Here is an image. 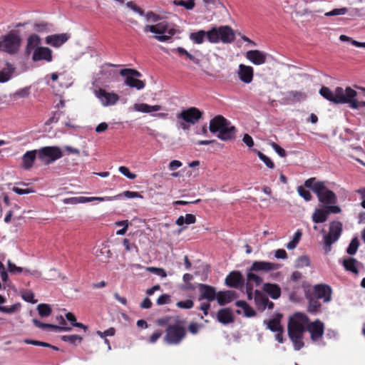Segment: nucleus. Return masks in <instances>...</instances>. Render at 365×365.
I'll list each match as a JSON object with an SVG mask.
<instances>
[{
	"instance_id": "obj_1",
	"label": "nucleus",
	"mask_w": 365,
	"mask_h": 365,
	"mask_svg": "<svg viewBox=\"0 0 365 365\" xmlns=\"http://www.w3.org/2000/svg\"><path fill=\"white\" fill-rule=\"evenodd\" d=\"M287 331L294 350L299 351L304 346L303 340L306 331L309 332L312 341H317L323 336L324 324L319 319L309 323V318L307 315L296 313L289 319Z\"/></svg>"
},
{
	"instance_id": "obj_11",
	"label": "nucleus",
	"mask_w": 365,
	"mask_h": 365,
	"mask_svg": "<svg viewBox=\"0 0 365 365\" xmlns=\"http://www.w3.org/2000/svg\"><path fill=\"white\" fill-rule=\"evenodd\" d=\"M20 43V37L15 32L11 31L0 41V51L14 53L18 51Z\"/></svg>"
},
{
	"instance_id": "obj_52",
	"label": "nucleus",
	"mask_w": 365,
	"mask_h": 365,
	"mask_svg": "<svg viewBox=\"0 0 365 365\" xmlns=\"http://www.w3.org/2000/svg\"><path fill=\"white\" fill-rule=\"evenodd\" d=\"M297 192L299 196H301L304 200L310 201L312 198V194L307 190H306L302 186H299L297 187Z\"/></svg>"
},
{
	"instance_id": "obj_20",
	"label": "nucleus",
	"mask_w": 365,
	"mask_h": 365,
	"mask_svg": "<svg viewBox=\"0 0 365 365\" xmlns=\"http://www.w3.org/2000/svg\"><path fill=\"white\" fill-rule=\"evenodd\" d=\"M32 60L34 61H46L51 62L52 61V51L47 47H40L35 49L32 53Z\"/></svg>"
},
{
	"instance_id": "obj_48",
	"label": "nucleus",
	"mask_w": 365,
	"mask_h": 365,
	"mask_svg": "<svg viewBox=\"0 0 365 365\" xmlns=\"http://www.w3.org/2000/svg\"><path fill=\"white\" fill-rule=\"evenodd\" d=\"M252 272L253 271H250V268L247 272V281L254 282L256 286H259L262 282V279L257 274L252 273Z\"/></svg>"
},
{
	"instance_id": "obj_29",
	"label": "nucleus",
	"mask_w": 365,
	"mask_h": 365,
	"mask_svg": "<svg viewBox=\"0 0 365 365\" xmlns=\"http://www.w3.org/2000/svg\"><path fill=\"white\" fill-rule=\"evenodd\" d=\"M215 299L220 305H225L232 301L234 293L231 291L219 292L216 293Z\"/></svg>"
},
{
	"instance_id": "obj_49",
	"label": "nucleus",
	"mask_w": 365,
	"mask_h": 365,
	"mask_svg": "<svg viewBox=\"0 0 365 365\" xmlns=\"http://www.w3.org/2000/svg\"><path fill=\"white\" fill-rule=\"evenodd\" d=\"M120 74L122 76H134V78H137L142 76V74L138 71L137 70L132 68H123L120 71Z\"/></svg>"
},
{
	"instance_id": "obj_14",
	"label": "nucleus",
	"mask_w": 365,
	"mask_h": 365,
	"mask_svg": "<svg viewBox=\"0 0 365 365\" xmlns=\"http://www.w3.org/2000/svg\"><path fill=\"white\" fill-rule=\"evenodd\" d=\"M96 97L99 99L103 106L115 105L119 100V96L113 92H107L100 88L96 92Z\"/></svg>"
},
{
	"instance_id": "obj_50",
	"label": "nucleus",
	"mask_w": 365,
	"mask_h": 365,
	"mask_svg": "<svg viewBox=\"0 0 365 365\" xmlns=\"http://www.w3.org/2000/svg\"><path fill=\"white\" fill-rule=\"evenodd\" d=\"M256 153L259 158L267 165V168L270 169H273L274 168V163L269 157H267L260 151L257 150Z\"/></svg>"
},
{
	"instance_id": "obj_51",
	"label": "nucleus",
	"mask_w": 365,
	"mask_h": 365,
	"mask_svg": "<svg viewBox=\"0 0 365 365\" xmlns=\"http://www.w3.org/2000/svg\"><path fill=\"white\" fill-rule=\"evenodd\" d=\"M146 270L151 273H153L156 275H158L162 278H165L167 277V273H166L165 270L163 268H158V267H146Z\"/></svg>"
},
{
	"instance_id": "obj_2",
	"label": "nucleus",
	"mask_w": 365,
	"mask_h": 365,
	"mask_svg": "<svg viewBox=\"0 0 365 365\" xmlns=\"http://www.w3.org/2000/svg\"><path fill=\"white\" fill-rule=\"evenodd\" d=\"M319 93L326 100L335 104H349L352 109L365 107V101H358L357 92L351 87L344 89L338 86L331 91L329 87L323 86Z\"/></svg>"
},
{
	"instance_id": "obj_15",
	"label": "nucleus",
	"mask_w": 365,
	"mask_h": 365,
	"mask_svg": "<svg viewBox=\"0 0 365 365\" xmlns=\"http://www.w3.org/2000/svg\"><path fill=\"white\" fill-rule=\"evenodd\" d=\"M225 284L230 287H242L245 284V279L240 272L233 271L227 276Z\"/></svg>"
},
{
	"instance_id": "obj_31",
	"label": "nucleus",
	"mask_w": 365,
	"mask_h": 365,
	"mask_svg": "<svg viewBox=\"0 0 365 365\" xmlns=\"http://www.w3.org/2000/svg\"><path fill=\"white\" fill-rule=\"evenodd\" d=\"M217 317L218 321L224 324H227L233 322V316L228 309H220L217 312Z\"/></svg>"
},
{
	"instance_id": "obj_57",
	"label": "nucleus",
	"mask_w": 365,
	"mask_h": 365,
	"mask_svg": "<svg viewBox=\"0 0 365 365\" xmlns=\"http://www.w3.org/2000/svg\"><path fill=\"white\" fill-rule=\"evenodd\" d=\"M324 207L328 215L330 213L339 214L341 212V207L335 204H328Z\"/></svg>"
},
{
	"instance_id": "obj_59",
	"label": "nucleus",
	"mask_w": 365,
	"mask_h": 365,
	"mask_svg": "<svg viewBox=\"0 0 365 365\" xmlns=\"http://www.w3.org/2000/svg\"><path fill=\"white\" fill-rule=\"evenodd\" d=\"M118 195H120V198L122 197H127L129 199L135 198V197H140V198L143 197L138 192L130 191V190L124 191L123 193L118 194Z\"/></svg>"
},
{
	"instance_id": "obj_5",
	"label": "nucleus",
	"mask_w": 365,
	"mask_h": 365,
	"mask_svg": "<svg viewBox=\"0 0 365 365\" xmlns=\"http://www.w3.org/2000/svg\"><path fill=\"white\" fill-rule=\"evenodd\" d=\"M202 117V112L195 107H190L178 113L177 126L183 130L190 129V125H195Z\"/></svg>"
},
{
	"instance_id": "obj_10",
	"label": "nucleus",
	"mask_w": 365,
	"mask_h": 365,
	"mask_svg": "<svg viewBox=\"0 0 365 365\" xmlns=\"http://www.w3.org/2000/svg\"><path fill=\"white\" fill-rule=\"evenodd\" d=\"M38 150V158L46 165H48L63 156L61 148L58 146H46Z\"/></svg>"
},
{
	"instance_id": "obj_28",
	"label": "nucleus",
	"mask_w": 365,
	"mask_h": 365,
	"mask_svg": "<svg viewBox=\"0 0 365 365\" xmlns=\"http://www.w3.org/2000/svg\"><path fill=\"white\" fill-rule=\"evenodd\" d=\"M263 290L274 299H278L281 295V289L276 284L265 283L263 285Z\"/></svg>"
},
{
	"instance_id": "obj_55",
	"label": "nucleus",
	"mask_w": 365,
	"mask_h": 365,
	"mask_svg": "<svg viewBox=\"0 0 365 365\" xmlns=\"http://www.w3.org/2000/svg\"><path fill=\"white\" fill-rule=\"evenodd\" d=\"M119 172L130 180H133L136 178V175L130 171L129 168L125 166H120L118 168Z\"/></svg>"
},
{
	"instance_id": "obj_58",
	"label": "nucleus",
	"mask_w": 365,
	"mask_h": 365,
	"mask_svg": "<svg viewBox=\"0 0 365 365\" xmlns=\"http://www.w3.org/2000/svg\"><path fill=\"white\" fill-rule=\"evenodd\" d=\"M8 270L10 273H21L23 272V268L20 267H17L15 264L12 263L10 260H8Z\"/></svg>"
},
{
	"instance_id": "obj_33",
	"label": "nucleus",
	"mask_w": 365,
	"mask_h": 365,
	"mask_svg": "<svg viewBox=\"0 0 365 365\" xmlns=\"http://www.w3.org/2000/svg\"><path fill=\"white\" fill-rule=\"evenodd\" d=\"M328 214L326 210L316 209L312 214V219L315 223H323L327 221Z\"/></svg>"
},
{
	"instance_id": "obj_54",
	"label": "nucleus",
	"mask_w": 365,
	"mask_h": 365,
	"mask_svg": "<svg viewBox=\"0 0 365 365\" xmlns=\"http://www.w3.org/2000/svg\"><path fill=\"white\" fill-rule=\"evenodd\" d=\"M194 302L192 299H186L184 301H179L176 303V306L178 308L184 309H190L192 308Z\"/></svg>"
},
{
	"instance_id": "obj_61",
	"label": "nucleus",
	"mask_w": 365,
	"mask_h": 365,
	"mask_svg": "<svg viewBox=\"0 0 365 365\" xmlns=\"http://www.w3.org/2000/svg\"><path fill=\"white\" fill-rule=\"evenodd\" d=\"M272 148L274 149V150L282 158H284L287 155V153L286 151L284 150V149H283L282 148H281L278 144H277L276 143H270Z\"/></svg>"
},
{
	"instance_id": "obj_4",
	"label": "nucleus",
	"mask_w": 365,
	"mask_h": 365,
	"mask_svg": "<svg viewBox=\"0 0 365 365\" xmlns=\"http://www.w3.org/2000/svg\"><path fill=\"white\" fill-rule=\"evenodd\" d=\"M304 186L311 189L316 194L318 200L323 204L324 207L328 204L336 203V194L327 187L324 181L317 182L315 178H310L305 180Z\"/></svg>"
},
{
	"instance_id": "obj_63",
	"label": "nucleus",
	"mask_w": 365,
	"mask_h": 365,
	"mask_svg": "<svg viewBox=\"0 0 365 365\" xmlns=\"http://www.w3.org/2000/svg\"><path fill=\"white\" fill-rule=\"evenodd\" d=\"M170 296L167 294H163L158 298L156 303L158 305H163V304H168L170 302Z\"/></svg>"
},
{
	"instance_id": "obj_9",
	"label": "nucleus",
	"mask_w": 365,
	"mask_h": 365,
	"mask_svg": "<svg viewBox=\"0 0 365 365\" xmlns=\"http://www.w3.org/2000/svg\"><path fill=\"white\" fill-rule=\"evenodd\" d=\"M343 231V225L339 221L330 222L329 232L323 237L324 248L327 253L329 252L331 245L338 241Z\"/></svg>"
},
{
	"instance_id": "obj_43",
	"label": "nucleus",
	"mask_w": 365,
	"mask_h": 365,
	"mask_svg": "<svg viewBox=\"0 0 365 365\" xmlns=\"http://www.w3.org/2000/svg\"><path fill=\"white\" fill-rule=\"evenodd\" d=\"M37 310L38 314L41 317H47L51 314L52 309L49 304H39L37 306Z\"/></svg>"
},
{
	"instance_id": "obj_34",
	"label": "nucleus",
	"mask_w": 365,
	"mask_h": 365,
	"mask_svg": "<svg viewBox=\"0 0 365 365\" xmlns=\"http://www.w3.org/2000/svg\"><path fill=\"white\" fill-rule=\"evenodd\" d=\"M255 302L258 309L262 311L266 309V303L268 302V298L258 290L255 291Z\"/></svg>"
},
{
	"instance_id": "obj_64",
	"label": "nucleus",
	"mask_w": 365,
	"mask_h": 365,
	"mask_svg": "<svg viewBox=\"0 0 365 365\" xmlns=\"http://www.w3.org/2000/svg\"><path fill=\"white\" fill-rule=\"evenodd\" d=\"M202 327V325L199 324L197 323L192 322L188 326V331L192 334H196L199 331V329Z\"/></svg>"
},
{
	"instance_id": "obj_16",
	"label": "nucleus",
	"mask_w": 365,
	"mask_h": 365,
	"mask_svg": "<svg viewBox=\"0 0 365 365\" xmlns=\"http://www.w3.org/2000/svg\"><path fill=\"white\" fill-rule=\"evenodd\" d=\"M245 57L255 65H262L266 62L267 53L259 50L248 51Z\"/></svg>"
},
{
	"instance_id": "obj_47",
	"label": "nucleus",
	"mask_w": 365,
	"mask_h": 365,
	"mask_svg": "<svg viewBox=\"0 0 365 365\" xmlns=\"http://www.w3.org/2000/svg\"><path fill=\"white\" fill-rule=\"evenodd\" d=\"M309 265H310V260L307 255L300 256L296 259L295 266L297 268L309 267Z\"/></svg>"
},
{
	"instance_id": "obj_35",
	"label": "nucleus",
	"mask_w": 365,
	"mask_h": 365,
	"mask_svg": "<svg viewBox=\"0 0 365 365\" xmlns=\"http://www.w3.org/2000/svg\"><path fill=\"white\" fill-rule=\"evenodd\" d=\"M235 305L241 308L245 316L247 317H254L256 314L255 311L245 301H237Z\"/></svg>"
},
{
	"instance_id": "obj_37",
	"label": "nucleus",
	"mask_w": 365,
	"mask_h": 365,
	"mask_svg": "<svg viewBox=\"0 0 365 365\" xmlns=\"http://www.w3.org/2000/svg\"><path fill=\"white\" fill-rule=\"evenodd\" d=\"M287 98L294 102H300L307 98L305 93L298 91H290L287 93Z\"/></svg>"
},
{
	"instance_id": "obj_45",
	"label": "nucleus",
	"mask_w": 365,
	"mask_h": 365,
	"mask_svg": "<svg viewBox=\"0 0 365 365\" xmlns=\"http://www.w3.org/2000/svg\"><path fill=\"white\" fill-rule=\"evenodd\" d=\"M359 246V242L357 237H354L346 248V252L349 255H354L356 253Z\"/></svg>"
},
{
	"instance_id": "obj_36",
	"label": "nucleus",
	"mask_w": 365,
	"mask_h": 365,
	"mask_svg": "<svg viewBox=\"0 0 365 365\" xmlns=\"http://www.w3.org/2000/svg\"><path fill=\"white\" fill-rule=\"evenodd\" d=\"M235 305L241 308L245 316L247 317H254L256 314L255 311L245 301H237Z\"/></svg>"
},
{
	"instance_id": "obj_53",
	"label": "nucleus",
	"mask_w": 365,
	"mask_h": 365,
	"mask_svg": "<svg viewBox=\"0 0 365 365\" xmlns=\"http://www.w3.org/2000/svg\"><path fill=\"white\" fill-rule=\"evenodd\" d=\"M348 12V9L346 7L334 9L329 12L325 13L326 16H334L339 15H344Z\"/></svg>"
},
{
	"instance_id": "obj_46",
	"label": "nucleus",
	"mask_w": 365,
	"mask_h": 365,
	"mask_svg": "<svg viewBox=\"0 0 365 365\" xmlns=\"http://www.w3.org/2000/svg\"><path fill=\"white\" fill-rule=\"evenodd\" d=\"M21 309L20 303H15L10 307H0V312L4 314H14L19 312Z\"/></svg>"
},
{
	"instance_id": "obj_27",
	"label": "nucleus",
	"mask_w": 365,
	"mask_h": 365,
	"mask_svg": "<svg viewBox=\"0 0 365 365\" xmlns=\"http://www.w3.org/2000/svg\"><path fill=\"white\" fill-rule=\"evenodd\" d=\"M210 30L207 31H205L204 30H200L196 32H192L190 34V39L191 41H192L194 43L196 44H201L202 43L205 39H207L209 41V34Z\"/></svg>"
},
{
	"instance_id": "obj_19",
	"label": "nucleus",
	"mask_w": 365,
	"mask_h": 365,
	"mask_svg": "<svg viewBox=\"0 0 365 365\" xmlns=\"http://www.w3.org/2000/svg\"><path fill=\"white\" fill-rule=\"evenodd\" d=\"M281 265L266 261H255L250 267V271H264L269 272L279 269Z\"/></svg>"
},
{
	"instance_id": "obj_7",
	"label": "nucleus",
	"mask_w": 365,
	"mask_h": 365,
	"mask_svg": "<svg viewBox=\"0 0 365 365\" xmlns=\"http://www.w3.org/2000/svg\"><path fill=\"white\" fill-rule=\"evenodd\" d=\"M209 42L211 43H217L222 42L224 43H230L234 41L235 34L233 29L229 26H220L212 27L210 29Z\"/></svg>"
},
{
	"instance_id": "obj_26",
	"label": "nucleus",
	"mask_w": 365,
	"mask_h": 365,
	"mask_svg": "<svg viewBox=\"0 0 365 365\" xmlns=\"http://www.w3.org/2000/svg\"><path fill=\"white\" fill-rule=\"evenodd\" d=\"M41 38L36 34L31 35L27 39L26 53L27 55L33 53L35 49L40 48Z\"/></svg>"
},
{
	"instance_id": "obj_42",
	"label": "nucleus",
	"mask_w": 365,
	"mask_h": 365,
	"mask_svg": "<svg viewBox=\"0 0 365 365\" xmlns=\"http://www.w3.org/2000/svg\"><path fill=\"white\" fill-rule=\"evenodd\" d=\"M173 4L178 6H182L186 10H192L195 6V0H174Z\"/></svg>"
},
{
	"instance_id": "obj_38",
	"label": "nucleus",
	"mask_w": 365,
	"mask_h": 365,
	"mask_svg": "<svg viewBox=\"0 0 365 365\" xmlns=\"http://www.w3.org/2000/svg\"><path fill=\"white\" fill-rule=\"evenodd\" d=\"M196 221V217L192 214H186L185 216H180L175 223L178 226H182L183 225H191L194 224Z\"/></svg>"
},
{
	"instance_id": "obj_8",
	"label": "nucleus",
	"mask_w": 365,
	"mask_h": 365,
	"mask_svg": "<svg viewBox=\"0 0 365 365\" xmlns=\"http://www.w3.org/2000/svg\"><path fill=\"white\" fill-rule=\"evenodd\" d=\"M186 334V328L180 322H176L167 327L163 341L168 345H178L185 338Z\"/></svg>"
},
{
	"instance_id": "obj_32",
	"label": "nucleus",
	"mask_w": 365,
	"mask_h": 365,
	"mask_svg": "<svg viewBox=\"0 0 365 365\" xmlns=\"http://www.w3.org/2000/svg\"><path fill=\"white\" fill-rule=\"evenodd\" d=\"M359 262L354 258H348L344 260L343 266L346 271L353 273L355 275L359 274L358 265Z\"/></svg>"
},
{
	"instance_id": "obj_23",
	"label": "nucleus",
	"mask_w": 365,
	"mask_h": 365,
	"mask_svg": "<svg viewBox=\"0 0 365 365\" xmlns=\"http://www.w3.org/2000/svg\"><path fill=\"white\" fill-rule=\"evenodd\" d=\"M70 38L68 34H53L46 36V43L53 47H59L66 43Z\"/></svg>"
},
{
	"instance_id": "obj_60",
	"label": "nucleus",
	"mask_w": 365,
	"mask_h": 365,
	"mask_svg": "<svg viewBox=\"0 0 365 365\" xmlns=\"http://www.w3.org/2000/svg\"><path fill=\"white\" fill-rule=\"evenodd\" d=\"M29 95V88L26 87L21 89L18 90L16 91L14 94V97H19V98H26Z\"/></svg>"
},
{
	"instance_id": "obj_21",
	"label": "nucleus",
	"mask_w": 365,
	"mask_h": 365,
	"mask_svg": "<svg viewBox=\"0 0 365 365\" xmlns=\"http://www.w3.org/2000/svg\"><path fill=\"white\" fill-rule=\"evenodd\" d=\"M116 66L114 64H104L101 67L98 75L100 78L105 81H110L117 76V72L114 69Z\"/></svg>"
},
{
	"instance_id": "obj_13",
	"label": "nucleus",
	"mask_w": 365,
	"mask_h": 365,
	"mask_svg": "<svg viewBox=\"0 0 365 365\" xmlns=\"http://www.w3.org/2000/svg\"><path fill=\"white\" fill-rule=\"evenodd\" d=\"M332 290L330 286L320 284L313 287V293L312 294L318 299H322L323 302L327 303L331 300Z\"/></svg>"
},
{
	"instance_id": "obj_17",
	"label": "nucleus",
	"mask_w": 365,
	"mask_h": 365,
	"mask_svg": "<svg viewBox=\"0 0 365 365\" xmlns=\"http://www.w3.org/2000/svg\"><path fill=\"white\" fill-rule=\"evenodd\" d=\"M198 289L200 292L199 300L207 299L208 302H212L215 299L217 292L213 287L205 284H198Z\"/></svg>"
},
{
	"instance_id": "obj_41",
	"label": "nucleus",
	"mask_w": 365,
	"mask_h": 365,
	"mask_svg": "<svg viewBox=\"0 0 365 365\" xmlns=\"http://www.w3.org/2000/svg\"><path fill=\"white\" fill-rule=\"evenodd\" d=\"M172 51L178 52L179 53V55H180V56L185 55L189 60H190L195 64H199V62H200L199 59H197L195 56H194L193 55L187 51H186L182 47H178L176 48H173V49H172Z\"/></svg>"
},
{
	"instance_id": "obj_40",
	"label": "nucleus",
	"mask_w": 365,
	"mask_h": 365,
	"mask_svg": "<svg viewBox=\"0 0 365 365\" xmlns=\"http://www.w3.org/2000/svg\"><path fill=\"white\" fill-rule=\"evenodd\" d=\"M14 68L11 66H8L6 68H4L0 71V83H6L11 78Z\"/></svg>"
},
{
	"instance_id": "obj_25",
	"label": "nucleus",
	"mask_w": 365,
	"mask_h": 365,
	"mask_svg": "<svg viewBox=\"0 0 365 365\" xmlns=\"http://www.w3.org/2000/svg\"><path fill=\"white\" fill-rule=\"evenodd\" d=\"M305 297L309 302L307 311L311 314H317L319 312L322 304L318 301V299L309 292L305 294Z\"/></svg>"
},
{
	"instance_id": "obj_24",
	"label": "nucleus",
	"mask_w": 365,
	"mask_h": 365,
	"mask_svg": "<svg viewBox=\"0 0 365 365\" xmlns=\"http://www.w3.org/2000/svg\"><path fill=\"white\" fill-rule=\"evenodd\" d=\"M38 156V150H33L26 152L22 156L21 166L25 170H29L34 165V161Z\"/></svg>"
},
{
	"instance_id": "obj_30",
	"label": "nucleus",
	"mask_w": 365,
	"mask_h": 365,
	"mask_svg": "<svg viewBox=\"0 0 365 365\" xmlns=\"http://www.w3.org/2000/svg\"><path fill=\"white\" fill-rule=\"evenodd\" d=\"M125 78L124 84L130 88H135L137 90H142L145 88V83L144 81L134 78V76H124Z\"/></svg>"
},
{
	"instance_id": "obj_22",
	"label": "nucleus",
	"mask_w": 365,
	"mask_h": 365,
	"mask_svg": "<svg viewBox=\"0 0 365 365\" xmlns=\"http://www.w3.org/2000/svg\"><path fill=\"white\" fill-rule=\"evenodd\" d=\"M161 108L162 107L160 105L150 106L147 103H135L133 107L129 108L128 110L130 111H136L143 113H152L160 110Z\"/></svg>"
},
{
	"instance_id": "obj_12",
	"label": "nucleus",
	"mask_w": 365,
	"mask_h": 365,
	"mask_svg": "<svg viewBox=\"0 0 365 365\" xmlns=\"http://www.w3.org/2000/svg\"><path fill=\"white\" fill-rule=\"evenodd\" d=\"M56 320L59 322L61 326L54 325L51 324H46L40 322L39 320L36 319H33L32 322L33 324L37 328H39L41 329L45 330L47 329L56 330V331H70L71 329V327H66V321L63 316L60 315L56 317Z\"/></svg>"
},
{
	"instance_id": "obj_56",
	"label": "nucleus",
	"mask_w": 365,
	"mask_h": 365,
	"mask_svg": "<svg viewBox=\"0 0 365 365\" xmlns=\"http://www.w3.org/2000/svg\"><path fill=\"white\" fill-rule=\"evenodd\" d=\"M22 299L27 302L32 304H34L36 302V300L34 299V294L31 291H25L21 294Z\"/></svg>"
},
{
	"instance_id": "obj_18",
	"label": "nucleus",
	"mask_w": 365,
	"mask_h": 365,
	"mask_svg": "<svg viewBox=\"0 0 365 365\" xmlns=\"http://www.w3.org/2000/svg\"><path fill=\"white\" fill-rule=\"evenodd\" d=\"M237 75L241 81L248 84L252 81L254 69L250 66L240 64L238 66Z\"/></svg>"
},
{
	"instance_id": "obj_6",
	"label": "nucleus",
	"mask_w": 365,
	"mask_h": 365,
	"mask_svg": "<svg viewBox=\"0 0 365 365\" xmlns=\"http://www.w3.org/2000/svg\"><path fill=\"white\" fill-rule=\"evenodd\" d=\"M143 31L145 33L149 31L155 34L153 38L160 42L170 40L175 34V29L166 21H162L155 25H145Z\"/></svg>"
},
{
	"instance_id": "obj_3",
	"label": "nucleus",
	"mask_w": 365,
	"mask_h": 365,
	"mask_svg": "<svg viewBox=\"0 0 365 365\" xmlns=\"http://www.w3.org/2000/svg\"><path fill=\"white\" fill-rule=\"evenodd\" d=\"M210 133L216 134L217 137L223 140L229 141L235 138L237 130L231 123L222 115H217L210 121Z\"/></svg>"
},
{
	"instance_id": "obj_62",
	"label": "nucleus",
	"mask_w": 365,
	"mask_h": 365,
	"mask_svg": "<svg viewBox=\"0 0 365 365\" xmlns=\"http://www.w3.org/2000/svg\"><path fill=\"white\" fill-rule=\"evenodd\" d=\"M24 342L26 344H31L34 346H49V344L43 341H40L37 340H33L29 339H25L24 340Z\"/></svg>"
},
{
	"instance_id": "obj_39",
	"label": "nucleus",
	"mask_w": 365,
	"mask_h": 365,
	"mask_svg": "<svg viewBox=\"0 0 365 365\" xmlns=\"http://www.w3.org/2000/svg\"><path fill=\"white\" fill-rule=\"evenodd\" d=\"M264 324L267 325V328L270 331L275 332L282 330V327L280 324L279 319H272L269 320H264Z\"/></svg>"
},
{
	"instance_id": "obj_44",
	"label": "nucleus",
	"mask_w": 365,
	"mask_h": 365,
	"mask_svg": "<svg viewBox=\"0 0 365 365\" xmlns=\"http://www.w3.org/2000/svg\"><path fill=\"white\" fill-rule=\"evenodd\" d=\"M62 341L68 342L71 344L76 345L82 341L83 338L77 334L63 335L61 336Z\"/></svg>"
}]
</instances>
